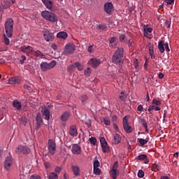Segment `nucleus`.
<instances>
[{
    "instance_id": "423d86ee",
    "label": "nucleus",
    "mask_w": 179,
    "mask_h": 179,
    "mask_svg": "<svg viewBox=\"0 0 179 179\" xmlns=\"http://www.w3.org/2000/svg\"><path fill=\"white\" fill-rule=\"evenodd\" d=\"M55 65H57V62H55V60H53L50 63H47V62H43L42 63H41L40 66L43 72H47V71H48L49 69H52V68H54Z\"/></svg>"
},
{
    "instance_id": "338daca9",
    "label": "nucleus",
    "mask_w": 179,
    "mask_h": 179,
    "mask_svg": "<svg viewBox=\"0 0 179 179\" xmlns=\"http://www.w3.org/2000/svg\"><path fill=\"white\" fill-rule=\"evenodd\" d=\"M113 128L115 129V131H117L118 132V131H120V129L118 128V125H117V124L114 123L113 124Z\"/></svg>"
},
{
    "instance_id": "a878e982",
    "label": "nucleus",
    "mask_w": 179,
    "mask_h": 179,
    "mask_svg": "<svg viewBox=\"0 0 179 179\" xmlns=\"http://www.w3.org/2000/svg\"><path fill=\"white\" fill-rule=\"evenodd\" d=\"M165 43H166L163 40L159 41L158 43V50H159V52H161V54H163V52H164L165 51V49H164Z\"/></svg>"
},
{
    "instance_id": "49530a36",
    "label": "nucleus",
    "mask_w": 179,
    "mask_h": 179,
    "mask_svg": "<svg viewBox=\"0 0 179 179\" xmlns=\"http://www.w3.org/2000/svg\"><path fill=\"white\" fill-rule=\"evenodd\" d=\"M94 173L96 176H100V173H101V171L99 168H94Z\"/></svg>"
},
{
    "instance_id": "e2e57ef3",
    "label": "nucleus",
    "mask_w": 179,
    "mask_h": 179,
    "mask_svg": "<svg viewBox=\"0 0 179 179\" xmlns=\"http://www.w3.org/2000/svg\"><path fill=\"white\" fill-rule=\"evenodd\" d=\"M134 66L136 69H138V66H139V62H138V59H136L134 62Z\"/></svg>"
},
{
    "instance_id": "0eeeda50",
    "label": "nucleus",
    "mask_w": 179,
    "mask_h": 179,
    "mask_svg": "<svg viewBox=\"0 0 179 179\" xmlns=\"http://www.w3.org/2000/svg\"><path fill=\"white\" fill-rule=\"evenodd\" d=\"M118 162H115L113 165V168L110 171V176L113 179H116L117 177L120 176V171L117 169H118Z\"/></svg>"
},
{
    "instance_id": "f8f14e48",
    "label": "nucleus",
    "mask_w": 179,
    "mask_h": 179,
    "mask_svg": "<svg viewBox=\"0 0 179 179\" xmlns=\"http://www.w3.org/2000/svg\"><path fill=\"white\" fill-rule=\"evenodd\" d=\"M123 128L124 129V131H126V132H127V134H131V132H132V127L131 126H129V124H128V117L125 116L123 117Z\"/></svg>"
},
{
    "instance_id": "6e6d98bb",
    "label": "nucleus",
    "mask_w": 179,
    "mask_h": 179,
    "mask_svg": "<svg viewBox=\"0 0 179 179\" xmlns=\"http://www.w3.org/2000/svg\"><path fill=\"white\" fill-rule=\"evenodd\" d=\"M119 38H120V41H121L122 43H124V41H125V35L124 34L120 35Z\"/></svg>"
},
{
    "instance_id": "13d9d810",
    "label": "nucleus",
    "mask_w": 179,
    "mask_h": 179,
    "mask_svg": "<svg viewBox=\"0 0 179 179\" xmlns=\"http://www.w3.org/2000/svg\"><path fill=\"white\" fill-rule=\"evenodd\" d=\"M65 146H66V148H69V149H71V147L72 146V143H71V141H66L65 143Z\"/></svg>"
},
{
    "instance_id": "9d476101",
    "label": "nucleus",
    "mask_w": 179,
    "mask_h": 179,
    "mask_svg": "<svg viewBox=\"0 0 179 179\" xmlns=\"http://www.w3.org/2000/svg\"><path fill=\"white\" fill-rule=\"evenodd\" d=\"M104 10L107 15H113V12H114V6L111 2H107L104 3Z\"/></svg>"
},
{
    "instance_id": "20e7f679",
    "label": "nucleus",
    "mask_w": 179,
    "mask_h": 179,
    "mask_svg": "<svg viewBox=\"0 0 179 179\" xmlns=\"http://www.w3.org/2000/svg\"><path fill=\"white\" fill-rule=\"evenodd\" d=\"M30 148L26 145H19L15 150V155H30Z\"/></svg>"
},
{
    "instance_id": "8fccbe9b",
    "label": "nucleus",
    "mask_w": 179,
    "mask_h": 179,
    "mask_svg": "<svg viewBox=\"0 0 179 179\" xmlns=\"http://www.w3.org/2000/svg\"><path fill=\"white\" fill-rule=\"evenodd\" d=\"M152 167V171L157 170V171H159L160 169H159V166L157 164H153Z\"/></svg>"
},
{
    "instance_id": "79ce46f5",
    "label": "nucleus",
    "mask_w": 179,
    "mask_h": 179,
    "mask_svg": "<svg viewBox=\"0 0 179 179\" xmlns=\"http://www.w3.org/2000/svg\"><path fill=\"white\" fill-rule=\"evenodd\" d=\"M89 141L91 145H93L94 146L96 145V143H97V139H96L94 137L90 138Z\"/></svg>"
},
{
    "instance_id": "58836bf2",
    "label": "nucleus",
    "mask_w": 179,
    "mask_h": 179,
    "mask_svg": "<svg viewBox=\"0 0 179 179\" xmlns=\"http://www.w3.org/2000/svg\"><path fill=\"white\" fill-rule=\"evenodd\" d=\"M115 38H111L110 40V43L111 44V46L113 48H115V47L117 45V44L115 43Z\"/></svg>"
},
{
    "instance_id": "cd10ccee",
    "label": "nucleus",
    "mask_w": 179,
    "mask_h": 179,
    "mask_svg": "<svg viewBox=\"0 0 179 179\" xmlns=\"http://www.w3.org/2000/svg\"><path fill=\"white\" fill-rule=\"evenodd\" d=\"M57 38H61L62 40H66L68 38V34L65 31H60L57 34Z\"/></svg>"
},
{
    "instance_id": "412c9836",
    "label": "nucleus",
    "mask_w": 179,
    "mask_h": 179,
    "mask_svg": "<svg viewBox=\"0 0 179 179\" xmlns=\"http://www.w3.org/2000/svg\"><path fill=\"white\" fill-rule=\"evenodd\" d=\"M69 135H71V136H78V129L76 128V125L70 126Z\"/></svg>"
},
{
    "instance_id": "ea45409f",
    "label": "nucleus",
    "mask_w": 179,
    "mask_h": 179,
    "mask_svg": "<svg viewBox=\"0 0 179 179\" xmlns=\"http://www.w3.org/2000/svg\"><path fill=\"white\" fill-rule=\"evenodd\" d=\"M49 179H58V174L55 173H51L49 176H48Z\"/></svg>"
},
{
    "instance_id": "052dcab7",
    "label": "nucleus",
    "mask_w": 179,
    "mask_h": 179,
    "mask_svg": "<svg viewBox=\"0 0 179 179\" xmlns=\"http://www.w3.org/2000/svg\"><path fill=\"white\" fill-rule=\"evenodd\" d=\"M24 89H26L27 90H29V92H31V87H30L29 85H24Z\"/></svg>"
},
{
    "instance_id": "1a4fd4ad",
    "label": "nucleus",
    "mask_w": 179,
    "mask_h": 179,
    "mask_svg": "<svg viewBox=\"0 0 179 179\" xmlns=\"http://www.w3.org/2000/svg\"><path fill=\"white\" fill-rule=\"evenodd\" d=\"M43 37L47 43L54 41V38H55V36H54V33H51V31L49 30H45L43 31Z\"/></svg>"
},
{
    "instance_id": "4c0bfd02",
    "label": "nucleus",
    "mask_w": 179,
    "mask_h": 179,
    "mask_svg": "<svg viewBox=\"0 0 179 179\" xmlns=\"http://www.w3.org/2000/svg\"><path fill=\"white\" fill-rule=\"evenodd\" d=\"M20 124H22V125L26 126V124H27V118H26V117H22L20 119Z\"/></svg>"
},
{
    "instance_id": "c85d7f7f",
    "label": "nucleus",
    "mask_w": 179,
    "mask_h": 179,
    "mask_svg": "<svg viewBox=\"0 0 179 179\" xmlns=\"http://www.w3.org/2000/svg\"><path fill=\"white\" fill-rule=\"evenodd\" d=\"M17 83H20V78L19 77H13L9 79L10 85H17Z\"/></svg>"
},
{
    "instance_id": "0e129e2a",
    "label": "nucleus",
    "mask_w": 179,
    "mask_h": 179,
    "mask_svg": "<svg viewBox=\"0 0 179 179\" xmlns=\"http://www.w3.org/2000/svg\"><path fill=\"white\" fill-rule=\"evenodd\" d=\"M165 1H166L167 5H173V3H174V0H165Z\"/></svg>"
},
{
    "instance_id": "680f3d73",
    "label": "nucleus",
    "mask_w": 179,
    "mask_h": 179,
    "mask_svg": "<svg viewBox=\"0 0 179 179\" xmlns=\"http://www.w3.org/2000/svg\"><path fill=\"white\" fill-rule=\"evenodd\" d=\"M61 170H62V169H61V167L57 166V167L55 168V173H61Z\"/></svg>"
},
{
    "instance_id": "4be33fe9",
    "label": "nucleus",
    "mask_w": 179,
    "mask_h": 179,
    "mask_svg": "<svg viewBox=\"0 0 179 179\" xmlns=\"http://www.w3.org/2000/svg\"><path fill=\"white\" fill-rule=\"evenodd\" d=\"M113 139L112 141L113 145H118V143H121V136L118 134H113Z\"/></svg>"
},
{
    "instance_id": "f03ea898",
    "label": "nucleus",
    "mask_w": 179,
    "mask_h": 179,
    "mask_svg": "<svg viewBox=\"0 0 179 179\" xmlns=\"http://www.w3.org/2000/svg\"><path fill=\"white\" fill-rule=\"evenodd\" d=\"M41 16L45 20H48L52 23H57L58 22V17L54 13L50 12L48 10H45L41 12Z\"/></svg>"
},
{
    "instance_id": "f704fd0d",
    "label": "nucleus",
    "mask_w": 179,
    "mask_h": 179,
    "mask_svg": "<svg viewBox=\"0 0 179 179\" xmlns=\"http://www.w3.org/2000/svg\"><path fill=\"white\" fill-rule=\"evenodd\" d=\"M152 110H155V111H160L161 108L160 107L156 106H151L148 108V111L150 112V114H152Z\"/></svg>"
},
{
    "instance_id": "e433bc0d",
    "label": "nucleus",
    "mask_w": 179,
    "mask_h": 179,
    "mask_svg": "<svg viewBox=\"0 0 179 179\" xmlns=\"http://www.w3.org/2000/svg\"><path fill=\"white\" fill-rule=\"evenodd\" d=\"M74 65H75V67L77 68V69H78V71H83L84 67H83V66L82 64H80V63L76 62L74 64Z\"/></svg>"
},
{
    "instance_id": "5701e85b",
    "label": "nucleus",
    "mask_w": 179,
    "mask_h": 179,
    "mask_svg": "<svg viewBox=\"0 0 179 179\" xmlns=\"http://www.w3.org/2000/svg\"><path fill=\"white\" fill-rule=\"evenodd\" d=\"M71 170H72L75 177H79V176H80V168H79V166L72 165Z\"/></svg>"
},
{
    "instance_id": "5fc2aeb1",
    "label": "nucleus",
    "mask_w": 179,
    "mask_h": 179,
    "mask_svg": "<svg viewBox=\"0 0 179 179\" xmlns=\"http://www.w3.org/2000/svg\"><path fill=\"white\" fill-rule=\"evenodd\" d=\"M29 179H41V178L38 175H32Z\"/></svg>"
},
{
    "instance_id": "774afa93",
    "label": "nucleus",
    "mask_w": 179,
    "mask_h": 179,
    "mask_svg": "<svg viewBox=\"0 0 179 179\" xmlns=\"http://www.w3.org/2000/svg\"><path fill=\"white\" fill-rule=\"evenodd\" d=\"M142 110H143V106L142 105H139L138 107H137V110L138 111H142Z\"/></svg>"
},
{
    "instance_id": "c9c22d12",
    "label": "nucleus",
    "mask_w": 179,
    "mask_h": 179,
    "mask_svg": "<svg viewBox=\"0 0 179 179\" xmlns=\"http://www.w3.org/2000/svg\"><path fill=\"white\" fill-rule=\"evenodd\" d=\"M149 142V138L143 139V138H139V143L141 146H145L146 143Z\"/></svg>"
},
{
    "instance_id": "2f4dec72",
    "label": "nucleus",
    "mask_w": 179,
    "mask_h": 179,
    "mask_svg": "<svg viewBox=\"0 0 179 179\" xmlns=\"http://www.w3.org/2000/svg\"><path fill=\"white\" fill-rule=\"evenodd\" d=\"M80 100L81 101L82 104L85 106V104L87 103V100H89V97H87V95L86 94H82L80 96Z\"/></svg>"
},
{
    "instance_id": "a18cd8bd",
    "label": "nucleus",
    "mask_w": 179,
    "mask_h": 179,
    "mask_svg": "<svg viewBox=\"0 0 179 179\" xmlns=\"http://www.w3.org/2000/svg\"><path fill=\"white\" fill-rule=\"evenodd\" d=\"M84 73L85 76H90V74L92 73V69L87 68V69L85 70Z\"/></svg>"
},
{
    "instance_id": "b1692460",
    "label": "nucleus",
    "mask_w": 179,
    "mask_h": 179,
    "mask_svg": "<svg viewBox=\"0 0 179 179\" xmlns=\"http://www.w3.org/2000/svg\"><path fill=\"white\" fill-rule=\"evenodd\" d=\"M15 0H5L4 3L3 4V9H8V8H10L15 3Z\"/></svg>"
},
{
    "instance_id": "39448f33",
    "label": "nucleus",
    "mask_w": 179,
    "mask_h": 179,
    "mask_svg": "<svg viewBox=\"0 0 179 179\" xmlns=\"http://www.w3.org/2000/svg\"><path fill=\"white\" fill-rule=\"evenodd\" d=\"M57 152V143L52 139H49L48 141V152L50 156H54Z\"/></svg>"
},
{
    "instance_id": "69168bd1",
    "label": "nucleus",
    "mask_w": 179,
    "mask_h": 179,
    "mask_svg": "<svg viewBox=\"0 0 179 179\" xmlns=\"http://www.w3.org/2000/svg\"><path fill=\"white\" fill-rule=\"evenodd\" d=\"M158 78H159V79H163V78H164V74L162 73H158Z\"/></svg>"
},
{
    "instance_id": "3c124183",
    "label": "nucleus",
    "mask_w": 179,
    "mask_h": 179,
    "mask_svg": "<svg viewBox=\"0 0 179 179\" xmlns=\"http://www.w3.org/2000/svg\"><path fill=\"white\" fill-rule=\"evenodd\" d=\"M100 166V162L99 160H95L94 162V169L99 168Z\"/></svg>"
},
{
    "instance_id": "c756f323",
    "label": "nucleus",
    "mask_w": 179,
    "mask_h": 179,
    "mask_svg": "<svg viewBox=\"0 0 179 179\" xmlns=\"http://www.w3.org/2000/svg\"><path fill=\"white\" fill-rule=\"evenodd\" d=\"M70 117L71 113L69 112H64L61 116V120L62 121H68Z\"/></svg>"
},
{
    "instance_id": "bf43d9fd",
    "label": "nucleus",
    "mask_w": 179,
    "mask_h": 179,
    "mask_svg": "<svg viewBox=\"0 0 179 179\" xmlns=\"http://www.w3.org/2000/svg\"><path fill=\"white\" fill-rule=\"evenodd\" d=\"M50 47H51V48H52V50H57V48H58V46L55 43H52Z\"/></svg>"
},
{
    "instance_id": "a211bd4d",
    "label": "nucleus",
    "mask_w": 179,
    "mask_h": 179,
    "mask_svg": "<svg viewBox=\"0 0 179 179\" xmlns=\"http://www.w3.org/2000/svg\"><path fill=\"white\" fill-rule=\"evenodd\" d=\"M36 129H40V127H41V124H43V117H41V113H38L36 116Z\"/></svg>"
},
{
    "instance_id": "f3484780",
    "label": "nucleus",
    "mask_w": 179,
    "mask_h": 179,
    "mask_svg": "<svg viewBox=\"0 0 179 179\" xmlns=\"http://www.w3.org/2000/svg\"><path fill=\"white\" fill-rule=\"evenodd\" d=\"M41 113L43 117H44V119L46 120V121H50V110H48L47 106L42 108Z\"/></svg>"
},
{
    "instance_id": "4468645a",
    "label": "nucleus",
    "mask_w": 179,
    "mask_h": 179,
    "mask_svg": "<svg viewBox=\"0 0 179 179\" xmlns=\"http://www.w3.org/2000/svg\"><path fill=\"white\" fill-rule=\"evenodd\" d=\"M33 47L30 45L21 46L20 51L26 54V55H30L33 52Z\"/></svg>"
},
{
    "instance_id": "dca6fc26",
    "label": "nucleus",
    "mask_w": 179,
    "mask_h": 179,
    "mask_svg": "<svg viewBox=\"0 0 179 179\" xmlns=\"http://www.w3.org/2000/svg\"><path fill=\"white\" fill-rule=\"evenodd\" d=\"M71 152L73 155H81L82 154V148L78 144H73L71 148Z\"/></svg>"
},
{
    "instance_id": "864d4df0",
    "label": "nucleus",
    "mask_w": 179,
    "mask_h": 179,
    "mask_svg": "<svg viewBox=\"0 0 179 179\" xmlns=\"http://www.w3.org/2000/svg\"><path fill=\"white\" fill-rule=\"evenodd\" d=\"M164 24L167 27V29H170V26L171 24V21L166 20L165 22H164Z\"/></svg>"
},
{
    "instance_id": "2eb2a0df",
    "label": "nucleus",
    "mask_w": 179,
    "mask_h": 179,
    "mask_svg": "<svg viewBox=\"0 0 179 179\" xmlns=\"http://www.w3.org/2000/svg\"><path fill=\"white\" fill-rule=\"evenodd\" d=\"M12 164H13V159L12 158L11 156L7 157L4 162V166H3L4 169H6V170H9Z\"/></svg>"
},
{
    "instance_id": "4d7b16f0",
    "label": "nucleus",
    "mask_w": 179,
    "mask_h": 179,
    "mask_svg": "<svg viewBox=\"0 0 179 179\" xmlns=\"http://www.w3.org/2000/svg\"><path fill=\"white\" fill-rule=\"evenodd\" d=\"M165 50L166 52H170V48L169 47V43H165Z\"/></svg>"
},
{
    "instance_id": "6ab92c4d",
    "label": "nucleus",
    "mask_w": 179,
    "mask_h": 179,
    "mask_svg": "<svg viewBox=\"0 0 179 179\" xmlns=\"http://www.w3.org/2000/svg\"><path fill=\"white\" fill-rule=\"evenodd\" d=\"M138 123L141 124V125H143V127H144V128L145 129V132L147 134H149V129H148V122H146V120L142 117H139Z\"/></svg>"
},
{
    "instance_id": "9b49d317",
    "label": "nucleus",
    "mask_w": 179,
    "mask_h": 179,
    "mask_svg": "<svg viewBox=\"0 0 179 179\" xmlns=\"http://www.w3.org/2000/svg\"><path fill=\"white\" fill-rule=\"evenodd\" d=\"M101 146L102 148V151L103 153H109L110 152V147H108V144L107 141H106V138L101 137L100 138Z\"/></svg>"
},
{
    "instance_id": "7ed1b4c3",
    "label": "nucleus",
    "mask_w": 179,
    "mask_h": 179,
    "mask_svg": "<svg viewBox=\"0 0 179 179\" xmlns=\"http://www.w3.org/2000/svg\"><path fill=\"white\" fill-rule=\"evenodd\" d=\"M124 57V48H118L114 53L112 61L113 64H120Z\"/></svg>"
},
{
    "instance_id": "7c9ffc66",
    "label": "nucleus",
    "mask_w": 179,
    "mask_h": 179,
    "mask_svg": "<svg viewBox=\"0 0 179 179\" xmlns=\"http://www.w3.org/2000/svg\"><path fill=\"white\" fill-rule=\"evenodd\" d=\"M33 52L36 58L39 57L43 59L45 58V56L44 55V54H43V52H41V51L40 50L34 51Z\"/></svg>"
},
{
    "instance_id": "a19ab883",
    "label": "nucleus",
    "mask_w": 179,
    "mask_h": 179,
    "mask_svg": "<svg viewBox=\"0 0 179 179\" xmlns=\"http://www.w3.org/2000/svg\"><path fill=\"white\" fill-rule=\"evenodd\" d=\"M138 178H143L145 177V172L142 169H140L137 174Z\"/></svg>"
},
{
    "instance_id": "603ef678",
    "label": "nucleus",
    "mask_w": 179,
    "mask_h": 179,
    "mask_svg": "<svg viewBox=\"0 0 179 179\" xmlns=\"http://www.w3.org/2000/svg\"><path fill=\"white\" fill-rule=\"evenodd\" d=\"M21 58L22 59L20 60V64H21V65H23L24 64V61H26V56L22 55Z\"/></svg>"
},
{
    "instance_id": "f257e3e1",
    "label": "nucleus",
    "mask_w": 179,
    "mask_h": 179,
    "mask_svg": "<svg viewBox=\"0 0 179 179\" xmlns=\"http://www.w3.org/2000/svg\"><path fill=\"white\" fill-rule=\"evenodd\" d=\"M6 34H3V41L6 45H9V38L13 36V20L8 18L5 23Z\"/></svg>"
},
{
    "instance_id": "bb28decb",
    "label": "nucleus",
    "mask_w": 179,
    "mask_h": 179,
    "mask_svg": "<svg viewBox=\"0 0 179 179\" xmlns=\"http://www.w3.org/2000/svg\"><path fill=\"white\" fill-rule=\"evenodd\" d=\"M13 107L14 108H16V110H18V111H20V110L22 109V102L17 101V100H15L13 101Z\"/></svg>"
},
{
    "instance_id": "c03bdc74",
    "label": "nucleus",
    "mask_w": 179,
    "mask_h": 179,
    "mask_svg": "<svg viewBox=\"0 0 179 179\" xmlns=\"http://www.w3.org/2000/svg\"><path fill=\"white\" fill-rule=\"evenodd\" d=\"M97 29H99V30H106V29H107V25L104 24H99L97 26Z\"/></svg>"
},
{
    "instance_id": "aec40b11",
    "label": "nucleus",
    "mask_w": 179,
    "mask_h": 179,
    "mask_svg": "<svg viewBox=\"0 0 179 179\" xmlns=\"http://www.w3.org/2000/svg\"><path fill=\"white\" fill-rule=\"evenodd\" d=\"M136 160H140V162L144 161L145 164L149 163V159H148V155L145 154H141L136 157Z\"/></svg>"
},
{
    "instance_id": "ddd939ff",
    "label": "nucleus",
    "mask_w": 179,
    "mask_h": 179,
    "mask_svg": "<svg viewBox=\"0 0 179 179\" xmlns=\"http://www.w3.org/2000/svg\"><path fill=\"white\" fill-rule=\"evenodd\" d=\"M101 64L100 59L92 58L88 61V65L92 68H97Z\"/></svg>"
},
{
    "instance_id": "09e8293b",
    "label": "nucleus",
    "mask_w": 179,
    "mask_h": 179,
    "mask_svg": "<svg viewBox=\"0 0 179 179\" xmlns=\"http://www.w3.org/2000/svg\"><path fill=\"white\" fill-rule=\"evenodd\" d=\"M143 30H144V31L145 30V31H146L147 33H152V31H153V28L149 27V28H147V29H146V25H144V29H143Z\"/></svg>"
},
{
    "instance_id": "393cba45",
    "label": "nucleus",
    "mask_w": 179,
    "mask_h": 179,
    "mask_svg": "<svg viewBox=\"0 0 179 179\" xmlns=\"http://www.w3.org/2000/svg\"><path fill=\"white\" fill-rule=\"evenodd\" d=\"M42 2L48 9H52L53 3L51 0H42Z\"/></svg>"
},
{
    "instance_id": "6e6552de",
    "label": "nucleus",
    "mask_w": 179,
    "mask_h": 179,
    "mask_svg": "<svg viewBox=\"0 0 179 179\" xmlns=\"http://www.w3.org/2000/svg\"><path fill=\"white\" fill-rule=\"evenodd\" d=\"M76 49V46L73 43H67L64 48V54L66 55H71V54H73L75 52V50Z\"/></svg>"
},
{
    "instance_id": "37998d69",
    "label": "nucleus",
    "mask_w": 179,
    "mask_h": 179,
    "mask_svg": "<svg viewBox=\"0 0 179 179\" xmlns=\"http://www.w3.org/2000/svg\"><path fill=\"white\" fill-rule=\"evenodd\" d=\"M152 104H155V106H162V101L157 100L156 99H153Z\"/></svg>"
},
{
    "instance_id": "473e14b6",
    "label": "nucleus",
    "mask_w": 179,
    "mask_h": 179,
    "mask_svg": "<svg viewBox=\"0 0 179 179\" xmlns=\"http://www.w3.org/2000/svg\"><path fill=\"white\" fill-rule=\"evenodd\" d=\"M101 121L107 126L111 125V120H110V117H102Z\"/></svg>"
},
{
    "instance_id": "de8ad7c7",
    "label": "nucleus",
    "mask_w": 179,
    "mask_h": 179,
    "mask_svg": "<svg viewBox=\"0 0 179 179\" xmlns=\"http://www.w3.org/2000/svg\"><path fill=\"white\" fill-rule=\"evenodd\" d=\"M75 67H76L75 64L71 65L70 66H69V67L67 68L68 72H73V69H75Z\"/></svg>"
},
{
    "instance_id": "72a5a7b5",
    "label": "nucleus",
    "mask_w": 179,
    "mask_h": 179,
    "mask_svg": "<svg viewBox=\"0 0 179 179\" xmlns=\"http://www.w3.org/2000/svg\"><path fill=\"white\" fill-rule=\"evenodd\" d=\"M119 99L121 101H125L127 99V94L125 93V91H122L120 92V94L119 96Z\"/></svg>"
}]
</instances>
